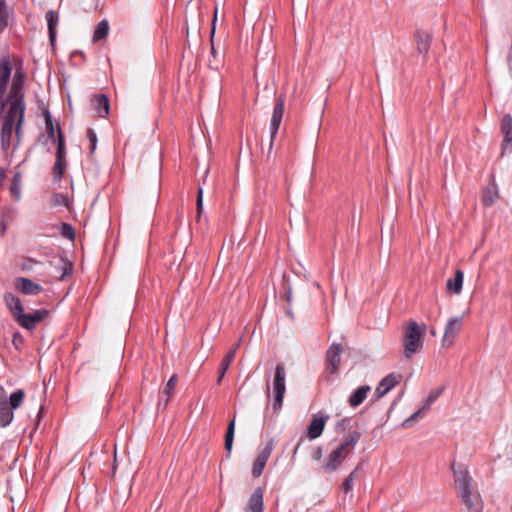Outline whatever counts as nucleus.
I'll return each mask as SVG.
<instances>
[{"mask_svg": "<svg viewBox=\"0 0 512 512\" xmlns=\"http://www.w3.org/2000/svg\"><path fill=\"white\" fill-rule=\"evenodd\" d=\"M457 494L465 506L466 512H483V501L474 487V480L466 469L452 465Z\"/></svg>", "mask_w": 512, "mask_h": 512, "instance_id": "1", "label": "nucleus"}, {"mask_svg": "<svg viewBox=\"0 0 512 512\" xmlns=\"http://www.w3.org/2000/svg\"><path fill=\"white\" fill-rule=\"evenodd\" d=\"M361 438L359 431H351L347 437L323 460L321 469L326 474L337 471L344 460L352 453Z\"/></svg>", "mask_w": 512, "mask_h": 512, "instance_id": "2", "label": "nucleus"}, {"mask_svg": "<svg viewBox=\"0 0 512 512\" xmlns=\"http://www.w3.org/2000/svg\"><path fill=\"white\" fill-rule=\"evenodd\" d=\"M24 111V103H22L20 100L11 102L10 107L4 117L1 129V147L3 150H8L11 145V137L16 122V135L19 136L21 124L24 117Z\"/></svg>", "mask_w": 512, "mask_h": 512, "instance_id": "3", "label": "nucleus"}, {"mask_svg": "<svg viewBox=\"0 0 512 512\" xmlns=\"http://www.w3.org/2000/svg\"><path fill=\"white\" fill-rule=\"evenodd\" d=\"M426 329V325L422 327L415 321H409L403 328V347L404 356L411 358L418 350L423 346V335Z\"/></svg>", "mask_w": 512, "mask_h": 512, "instance_id": "4", "label": "nucleus"}, {"mask_svg": "<svg viewBox=\"0 0 512 512\" xmlns=\"http://www.w3.org/2000/svg\"><path fill=\"white\" fill-rule=\"evenodd\" d=\"M25 398V392L22 389L14 391L7 398L4 389L0 388V426L7 427L14 419L13 410L18 409Z\"/></svg>", "mask_w": 512, "mask_h": 512, "instance_id": "5", "label": "nucleus"}, {"mask_svg": "<svg viewBox=\"0 0 512 512\" xmlns=\"http://www.w3.org/2000/svg\"><path fill=\"white\" fill-rule=\"evenodd\" d=\"M285 378L286 372L284 365L282 363L278 364L275 368V375L273 379V391H274V401H273V410L278 412L283 405V399L286 392L285 386Z\"/></svg>", "mask_w": 512, "mask_h": 512, "instance_id": "6", "label": "nucleus"}, {"mask_svg": "<svg viewBox=\"0 0 512 512\" xmlns=\"http://www.w3.org/2000/svg\"><path fill=\"white\" fill-rule=\"evenodd\" d=\"M443 388L440 387L438 389L430 391L426 399L424 400L423 406L418 409L415 413H413L410 417H408L406 420L403 421L402 427L409 428L411 427L415 422L422 419L426 412L429 410L430 406L439 398V396L442 394Z\"/></svg>", "mask_w": 512, "mask_h": 512, "instance_id": "7", "label": "nucleus"}, {"mask_svg": "<svg viewBox=\"0 0 512 512\" xmlns=\"http://www.w3.org/2000/svg\"><path fill=\"white\" fill-rule=\"evenodd\" d=\"M48 314L49 312L46 309H39L30 314H25L23 311L15 318V320L24 329L33 330L35 329L37 323L45 319Z\"/></svg>", "mask_w": 512, "mask_h": 512, "instance_id": "8", "label": "nucleus"}, {"mask_svg": "<svg viewBox=\"0 0 512 512\" xmlns=\"http://www.w3.org/2000/svg\"><path fill=\"white\" fill-rule=\"evenodd\" d=\"M285 97L279 95L274 104L273 113L270 121V137L273 141L278 133L279 126L281 124L283 113H284Z\"/></svg>", "mask_w": 512, "mask_h": 512, "instance_id": "9", "label": "nucleus"}, {"mask_svg": "<svg viewBox=\"0 0 512 512\" xmlns=\"http://www.w3.org/2000/svg\"><path fill=\"white\" fill-rule=\"evenodd\" d=\"M341 344H332L326 352V372L330 375L336 374L341 362Z\"/></svg>", "mask_w": 512, "mask_h": 512, "instance_id": "10", "label": "nucleus"}, {"mask_svg": "<svg viewBox=\"0 0 512 512\" xmlns=\"http://www.w3.org/2000/svg\"><path fill=\"white\" fill-rule=\"evenodd\" d=\"M462 322V317H453L448 320L442 338L443 346L449 347L454 343L461 331Z\"/></svg>", "mask_w": 512, "mask_h": 512, "instance_id": "11", "label": "nucleus"}, {"mask_svg": "<svg viewBox=\"0 0 512 512\" xmlns=\"http://www.w3.org/2000/svg\"><path fill=\"white\" fill-rule=\"evenodd\" d=\"M15 289L24 295H37L43 291V287L26 277H17L14 280Z\"/></svg>", "mask_w": 512, "mask_h": 512, "instance_id": "12", "label": "nucleus"}, {"mask_svg": "<svg viewBox=\"0 0 512 512\" xmlns=\"http://www.w3.org/2000/svg\"><path fill=\"white\" fill-rule=\"evenodd\" d=\"M402 380V375L397 373H390L384 377L375 389L376 397L382 398Z\"/></svg>", "mask_w": 512, "mask_h": 512, "instance_id": "13", "label": "nucleus"}, {"mask_svg": "<svg viewBox=\"0 0 512 512\" xmlns=\"http://www.w3.org/2000/svg\"><path fill=\"white\" fill-rule=\"evenodd\" d=\"M328 420L329 415H313L307 427L308 438L313 440L320 437Z\"/></svg>", "mask_w": 512, "mask_h": 512, "instance_id": "14", "label": "nucleus"}, {"mask_svg": "<svg viewBox=\"0 0 512 512\" xmlns=\"http://www.w3.org/2000/svg\"><path fill=\"white\" fill-rule=\"evenodd\" d=\"M432 38V33L427 30L417 29L414 33L417 50L424 56L423 61H426L425 57L430 49Z\"/></svg>", "mask_w": 512, "mask_h": 512, "instance_id": "15", "label": "nucleus"}, {"mask_svg": "<svg viewBox=\"0 0 512 512\" xmlns=\"http://www.w3.org/2000/svg\"><path fill=\"white\" fill-rule=\"evenodd\" d=\"M264 491L257 487L251 494L245 507V512H264Z\"/></svg>", "mask_w": 512, "mask_h": 512, "instance_id": "16", "label": "nucleus"}, {"mask_svg": "<svg viewBox=\"0 0 512 512\" xmlns=\"http://www.w3.org/2000/svg\"><path fill=\"white\" fill-rule=\"evenodd\" d=\"M3 301L14 319L24 311L20 298L13 293L6 292L3 295Z\"/></svg>", "mask_w": 512, "mask_h": 512, "instance_id": "17", "label": "nucleus"}, {"mask_svg": "<svg viewBox=\"0 0 512 512\" xmlns=\"http://www.w3.org/2000/svg\"><path fill=\"white\" fill-rule=\"evenodd\" d=\"M46 21L48 26V34H49V41L51 45H54V42L56 40V27L59 23V13L55 10H49L46 13Z\"/></svg>", "mask_w": 512, "mask_h": 512, "instance_id": "18", "label": "nucleus"}, {"mask_svg": "<svg viewBox=\"0 0 512 512\" xmlns=\"http://www.w3.org/2000/svg\"><path fill=\"white\" fill-rule=\"evenodd\" d=\"M371 388L368 385L358 387L349 397L348 403L351 407L356 408L361 405L367 398Z\"/></svg>", "mask_w": 512, "mask_h": 512, "instance_id": "19", "label": "nucleus"}, {"mask_svg": "<svg viewBox=\"0 0 512 512\" xmlns=\"http://www.w3.org/2000/svg\"><path fill=\"white\" fill-rule=\"evenodd\" d=\"M94 109L97 111L99 117H107L109 114V100L106 95H95L92 99Z\"/></svg>", "mask_w": 512, "mask_h": 512, "instance_id": "20", "label": "nucleus"}, {"mask_svg": "<svg viewBox=\"0 0 512 512\" xmlns=\"http://www.w3.org/2000/svg\"><path fill=\"white\" fill-rule=\"evenodd\" d=\"M463 279V272L460 269L456 270L455 277L453 279H448L446 282L447 289L454 294H460L462 291Z\"/></svg>", "mask_w": 512, "mask_h": 512, "instance_id": "21", "label": "nucleus"}, {"mask_svg": "<svg viewBox=\"0 0 512 512\" xmlns=\"http://www.w3.org/2000/svg\"><path fill=\"white\" fill-rule=\"evenodd\" d=\"M497 199H498L497 185L495 183H492L483 192L482 202L485 206L489 207V206H492L496 202Z\"/></svg>", "mask_w": 512, "mask_h": 512, "instance_id": "22", "label": "nucleus"}, {"mask_svg": "<svg viewBox=\"0 0 512 512\" xmlns=\"http://www.w3.org/2000/svg\"><path fill=\"white\" fill-rule=\"evenodd\" d=\"M12 14V9L9 8L5 0H0V33H2L8 26V19Z\"/></svg>", "mask_w": 512, "mask_h": 512, "instance_id": "23", "label": "nucleus"}, {"mask_svg": "<svg viewBox=\"0 0 512 512\" xmlns=\"http://www.w3.org/2000/svg\"><path fill=\"white\" fill-rule=\"evenodd\" d=\"M22 77L23 75L19 71H17L10 91V98H14L12 102L20 100L23 103L21 97L19 98L22 89Z\"/></svg>", "mask_w": 512, "mask_h": 512, "instance_id": "24", "label": "nucleus"}, {"mask_svg": "<svg viewBox=\"0 0 512 512\" xmlns=\"http://www.w3.org/2000/svg\"><path fill=\"white\" fill-rule=\"evenodd\" d=\"M108 32H109V23L106 19H103L97 24V26L94 30L93 41L97 42L99 40L104 39L108 35Z\"/></svg>", "mask_w": 512, "mask_h": 512, "instance_id": "25", "label": "nucleus"}, {"mask_svg": "<svg viewBox=\"0 0 512 512\" xmlns=\"http://www.w3.org/2000/svg\"><path fill=\"white\" fill-rule=\"evenodd\" d=\"M241 345V340L236 342L233 347L230 349V351L225 355V357L222 359L220 365L222 366V370H228L230 364L233 362L236 352L239 349Z\"/></svg>", "mask_w": 512, "mask_h": 512, "instance_id": "26", "label": "nucleus"}, {"mask_svg": "<svg viewBox=\"0 0 512 512\" xmlns=\"http://www.w3.org/2000/svg\"><path fill=\"white\" fill-rule=\"evenodd\" d=\"M234 432H235V420H231L228 424L227 431L225 434V450L228 452V455L230 454L233 446L234 441Z\"/></svg>", "mask_w": 512, "mask_h": 512, "instance_id": "27", "label": "nucleus"}, {"mask_svg": "<svg viewBox=\"0 0 512 512\" xmlns=\"http://www.w3.org/2000/svg\"><path fill=\"white\" fill-rule=\"evenodd\" d=\"M10 192L15 200L21 197V174L15 173L10 185Z\"/></svg>", "mask_w": 512, "mask_h": 512, "instance_id": "28", "label": "nucleus"}, {"mask_svg": "<svg viewBox=\"0 0 512 512\" xmlns=\"http://www.w3.org/2000/svg\"><path fill=\"white\" fill-rule=\"evenodd\" d=\"M65 157H66L65 140H64L62 131L60 129H58L56 159L65 160Z\"/></svg>", "mask_w": 512, "mask_h": 512, "instance_id": "29", "label": "nucleus"}, {"mask_svg": "<svg viewBox=\"0 0 512 512\" xmlns=\"http://www.w3.org/2000/svg\"><path fill=\"white\" fill-rule=\"evenodd\" d=\"M11 71V66H0V92L6 88Z\"/></svg>", "mask_w": 512, "mask_h": 512, "instance_id": "30", "label": "nucleus"}, {"mask_svg": "<svg viewBox=\"0 0 512 512\" xmlns=\"http://www.w3.org/2000/svg\"><path fill=\"white\" fill-rule=\"evenodd\" d=\"M176 383H177V375L174 374L170 377V379L166 383L165 388L163 390V394H165L167 396V398L165 400V404H167L169 402L170 397L173 394V391L175 389Z\"/></svg>", "mask_w": 512, "mask_h": 512, "instance_id": "31", "label": "nucleus"}, {"mask_svg": "<svg viewBox=\"0 0 512 512\" xmlns=\"http://www.w3.org/2000/svg\"><path fill=\"white\" fill-rule=\"evenodd\" d=\"M357 468H355L343 481L341 489L342 491L347 494L352 490L353 487V481L356 477Z\"/></svg>", "mask_w": 512, "mask_h": 512, "instance_id": "32", "label": "nucleus"}, {"mask_svg": "<svg viewBox=\"0 0 512 512\" xmlns=\"http://www.w3.org/2000/svg\"><path fill=\"white\" fill-rule=\"evenodd\" d=\"M65 166V160L56 159L53 167V176L56 180H60L63 177Z\"/></svg>", "mask_w": 512, "mask_h": 512, "instance_id": "33", "label": "nucleus"}, {"mask_svg": "<svg viewBox=\"0 0 512 512\" xmlns=\"http://www.w3.org/2000/svg\"><path fill=\"white\" fill-rule=\"evenodd\" d=\"M274 446H275V442H274V439H271L267 442L266 446L263 448V450L259 453V457L262 458V459H265L266 461H268L273 449H274Z\"/></svg>", "mask_w": 512, "mask_h": 512, "instance_id": "34", "label": "nucleus"}, {"mask_svg": "<svg viewBox=\"0 0 512 512\" xmlns=\"http://www.w3.org/2000/svg\"><path fill=\"white\" fill-rule=\"evenodd\" d=\"M53 204L55 206H66L69 207L70 199L67 195L64 194H54L53 195Z\"/></svg>", "mask_w": 512, "mask_h": 512, "instance_id": "35", "label": "nucleus"}, {"mask_svg": "<svg viewBox=\"0 0 512 512\" xmlns=\"http://www.w3.org/2000/svg\"><path fill=\"white\" fill-rule=\"evenodd\" d=\"M86 136L90 143V152L93 153L97 145V135L92 128H88L86 131Z\"/></svg>", "mask_w": 512, "mask_h": 512, "instance_id": "36", "label": "nucleus"}, {"mask_svg": "<svg viewBox=\"0 0 512 512\" xmlns=\"http://www.w3.org/2000/svg\"><path fill=\"white\" fill-rule=\"evenodd\" d=\"M501 132L504 134L505 132L512 130V117L510 114H506L503 116L501 120Z\"/></svg>", "mask_w": 512, "mask_h": 512, "instance_id": "37", "label": "nucleus"}, {"mask_svg": "<svg viewBox=\"0 0 512 512\" xmlns=\"http://www.w3.org/2000/svg\"><path fill=\"white\" fill-rule=\"evenodd\" d=\"M61 234L68 239H74L75 232L70 224L62 223L61 225Z\"/></svg>", "mask_w": 512, "mask_h": 512, "instance_id": "38", "label": "nucleus"}, {"mask_svg": "<svg viewBox=\"0 0 512 512\" xmlns=\"http://www.w3.org/2000/svg\"><path fill=\"white\" fill-rule=\"evenodd\" d=\"M350 424V419L349 418H343L341 420H339L336 425H335V431L337 433H343L347 427L349 426Z\"/></svg>", "mask_w": 512, "mask_h": 512, "instance_id": "39", "label": "nucleus"}, {"mask_svg": "<svg viewBox=\"0 0 512 512\" xmlns=\"http://www.w3.org/2000/svg\"><path fill=\"white\" fill-rule=\"evenodd\" d=\"M265 466L266 465H264L263 463H260L257 460H255L253 463V466H252L253 477H255V478L259 477L262 474Z\"/></svg>", "mask_w": 512, "mask_h": 512, "instance_id": "40", "label": "nucleus"}, {"mask_svg": "<svg viewBox=\"0 0 512 512\" xmlns=\"http://www.w3.org/2000/svg\"><path fill=\"white\" fill-rule=\"evenodd\" d=\"M196 207H197L198 217H200V214L203 210V189L201 187H199V189H198Z\"/></svg>", "mask_w": 512, "mask_h": 512, "instance_id": "41", "label": "nucleus"}, {"mask_svg": "<svg viewBox=\"0 0 512 512\" xmlns=\"http://www.w3.org/2000/svg\"><path fill=\"white\" fill-rule=\"evenodd\" d=\"M12 343L16 349H20V347L24 343V338L20 332H15L13 334Z\"/></svg>", "mask_w": 512, "mask_h": 512, "instance_id": "42", "label": "nucleus"}, {"mask_svg": "<svg viewBox=\"0 0 512 512\" xmlns=\"http://www.w3.org/2000/svg\"><path fill=\"white\" fill-rule=\"evenodd\" d=\"M46 126H47V132L49 134V137L54 138L55 137V129L53 126V123L51 121L50 115H46Z\"/></svg>", "mask_w": 512, "mask_h": 512, "instance_id": "43", "label": "nucleus"}, {"mask_svg": "<svg viewBox=\"0 0 512 512\" xmlns=\"http://www.w3.org/2000/svg\"><path fill=\"white\" fill-rule=\"evenodd\" d=\"M323 456V448L321 446H317L314 448L312 452V459L315 461H320Z\"/></svg>", "mask_w": 512, "mask_h": 512, "instance_id": "44", "label": "nucleus"}, {"mask_svg": "<svg viewBox=\"0 0 512 512\" xmlns=\"http://www.w3.org/2000/svg\"><path fill=\"white\" fill-rule=\"evenodd\" d=\"M503 135H504L503 145H506V144L512 145V129L505 132Z\"/></svg>", "mask_w": 512, "mask_h": 512, "instance_id": "45", "label": "nucleus"}, {"mask_svg": "<svg viewBox=\"0 0 512 512\" xmlns=\"http://www.w3.org/2000/svg\"><path fill=\"white\" fill-rule=\"evenodd\" d=\"M226 372H227V370H222V366L220 365L219 366V375H218V379H217L218 384H220L222 382Z\"/></svg>", "mask_w": 512, "mask_h": 512, "instance_id": "46", "label": "nucleus"}, {"mask_svg": "<svg viewBox=\"0 0 512 512\" xmlns=\"http://www.w3.org/2000/svg\"><path fill=\"white\" fill-rule=\"evenodd\" d=\"M6 178V171L0 167V187L2 186L4 179Z\"/></svg>", "mask_w": 512, "mask_h": 512, "instance_id": "47", "label": "nucleus"}, {"mask_svg": "<svg viewBox=\"0 0 512 512\" xmlns=\"http://www.w3.org/2000/svg\"><path fill=\"white\" fill-rule=\"evenodd\" d=\"M507 60L510 64H512V41H511V45H510V48H509V53H508V56H507Z\"/></svg>", "mask_w": 512, "mask_h": 512, "instance_id": "48", "label": "nucleus"}, {"mask_svg": "<svg viewBox=\"0 0 512 512\" xmlns=\"http://www.w3.org/2000/svg\"><path fill=\"white\" fill-rule=\"evenodd\" d=\"M6 232V225L4 223L0 224V237L4 236Z\"/></svg>", "mask_w": 512, "mask_h": 512, "instance_id": "49", "label": "nucleus"}, {"mask_svg": "<svg viewBox=\"0 0 512 512\" xmlns=\"http://www.w3.org/2000/svg\"><path fill=\"white\" fill-rule=\"evenodd\" d=\"M0 64L6 65V64H11V63H10V60L8 57H2L0 60Z\"/></svg>", "mask_w": 512, "mask_h": 512, "instance_id": "50", "label": "nucleus"}, {"mask_svg": "<svg viewBox=\"0 0 512 512\" xmlns=\"http://www.w3.org/2000/svg\"><path fill=\"white\" fill-rule=\"evenodd\" d=\"M255 460H257L260 463H263L264 465H266V463H267V461L265 459H262L259 456H257Z\"/></svg>", "mask_w": 512, "mask_h": 512, "instance_id": "51", "label": "nucleus"}, {"mask_svg": "<svg viewBox=\"0 0 512 512\" xmlns=\"http://www.w3.org/2000/svg\"><path fill=\"white\" fill-rule=\"evenodd\" d=\"M211 50H212V54H213V56H214V60H216V58H215V48H214V45H213V44H212V48H211Z\"/></svg>", "mask_w": 512, "mask_h": 512, "instance_id": "52", "label": "nucleus"}, {"mask_svg": "<svg viewBox=\"0 0 512 512\" xmlns=\"http://www.w3.org/2000/svg\"><path fill=\"white\" fill-rule=\"evenodd\" d=\"M299 445H300V444L296 445V448H295L294 454L297 452V450H298V448H299Z\"/></svg>", "mask_w": 512, "mask_h": 512, "instance_id": "53", "label": "nucleus"}, {"mask_svg": "<svg viewBox=\"0 0 512 512\" xmlns=\"http://www.w3.org/2000/svg\"><path fill=\"white\" fill-rule=\"evenodd\" d=\"M216 19H217V16L215 15L214 18H213V24H215Z\"/></svg>", "mask_w": 512, "mask_h": 512, "instance_id": "54", "label": "nucleus"}, {"mask_svg": "<svg viewBox=\"0 0 512 512\" xmlns=\"http://www.w3.org/2000/svg\"><path fill=\"white\" fill-rule=\"evenodd\" d=\"M269 390H270V387L269 385H267V395L269 396Z\"/></svg>", "mask_w": 512, "mask_h": 512, "instance_id": "55", "label": "nucleus"}, {"mask_svg": "<svg viewBox=\"0 0 512 512\" xmlns=\"http://www.w3.org/2000/svg\"><path fill=\"white\" fill-rule=\"evenodd\" d=\"M214 33H215V27L213 26V28H212V36L214 35Z\"/></svg>", "mask_w": 512, "mask_h": 512, "instance_id": "56", "label": "nucleus"}]
</instances>
